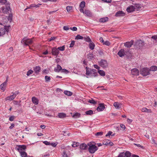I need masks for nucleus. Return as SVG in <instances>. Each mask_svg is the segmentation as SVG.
<instances>
[{
	"label": "nucleus",
	"instance_id": "obj_1",
	"mask_svg": "<svg viewBox=\"0 0 157 157\" xmlns=\"http://www.w3.org/2000/svg\"><path fill=\"white\" fill-rule=\"evenodd\" d=\"M86 74L87 75H92L93 74V77H95L98 75V73L97 72V71L95 69H92L86 67Z\"/></svg>",
	"mask_w": 157,
	"mask_h": 157
},
{
	"label": "nucleus",
	"instance_id": "obj_2",
	"mask_svg": "<svg viewBox=\"0 0 157 157\" xmlns=\"http://www.w3.org/2000/svg\"><path fill=\"white\" fill-rule=\"evenodd\" d=\"M87 144L89 146V151L91 153H94L98 149L97 147L95 145L92 144L91 143H88Z\"/></svg>",
	"mask_w": 157,
	"mask_h": 157
},
{
	"label": "nucleus",
	"instance_id": "obj_3",
	"mask_svg": "<svg viewBox=\"0 0 157 157\" xmlns=\"http://www.w3.org/2000/svg\"><path fill=\"white\" fill-rule=\"evenodd\" d=\"M10 25L4 26V28H0V36H3L6 33H8Z\"/></svg>",
	"mask_w": 157,
	"mask_h": 157
},
{
	"label": "nucleus",
	"instance_id": "obj_4",
	"mask_svg": "<svg viewBox=\"0 0 157 157\" xmlns=\"http://www.w3.org/2000/svg\"><path fill=\"white\" fill-rule=\"evenodd\" d=\"M82 13L86 16L89 17H91L93 16L92 13L91 11L87 9L84 10H79Z\"/></svg>",
	"mask_w": 157,
	"mask_h": 157
},
{
	"label": "nucleus",
	"instance_id": "obj_5",
	"mask_svg": "<svg viewBox=\"0 0 157 157\" xmlns=\"http://www.w3.org/2000/svg\"><path fill=\"white\" fill-rule=\"evenodd\" d=\"M26 148V146L24 145H17L15 148L16 150L19 153L25 151Z\"/></svg>",
	"mask_w": 157,
	"mask_h": 157
},
{
	"label": "nucleus",
	"instance_id": "obj_6",
	"mask_svg": "<svg viewBox=\"0 0 157 157\" xmlns=\"http://www.w3.org/2000/svg\"><path fill=\"white\" fill-rule=\"evenodd\" d=\"M150 70L147 68H144L140 70V74L143 76H146L149 75Z\"/></svg>",
	"mask_w": 157,
	"mask_h": 157
},
{
	"label": "nucleus",
	"instance_id": "obj_7",
	"mask_svg": "<svg viewBox=\"0 0 157 157\" xmlns=\"http://www.w3.org/2000/svg\"><path fill=\"white\" fill-rule=\"evenodd\" d=\"M21 43H23L25 45H29L32 44L33 41L31 39H25V38L21 40Z\"/></svg>",
	"mask_w": 157,
	"mask_h": 157
},
{
	"label": "nucleus",
	"instance_id": "obj_8",
	"mask_svg": "<svg viewBox=\"0 0 157 157\" xmlns=\"http://www.w3.org/2000/svg\"><path fill=\"white\" fill-rule=\"evenodd\" d=\"M98 63L99 65L103 68L106 67L108 66V63L105 60L102 59Z\"/></svg>",
	"mask_w": 157,
	"mask_h": 157
},
{
	"label": "nucleus",
	"instance_id": "obj_9",
	"mask_svg": "<svg viewBox=\"0 0 157 157\" xmlns=\"http://www.w3.org/2000/svg\"><path fill=\"white\" fill-rule=\"evenodd\" d=\"M59 53V50L56 48L54 47L52 48V53L53 55L57 56Z\"/></svg>",
	"mask_w": 157,
	"mask_h": 157
},
{
	"label": "nucleus",
	"instance_id": "obj_10",
	"mask_svg": "<svg viewBox=\"0 0 157 157\" xmlns=\"http://www.w3.org/2000/svg\"><path fill=\"white\" fill-rule=\"evenodd\" d=\"M105 108L104 104V103H100L99 106L97 107V110L98 111H103Z\"/></svg>",
	"mask_w": 157,
	"mask_h": 157
},
{
	"label": "nucleus",
	"instance_id": "obj_11",
	"mask_svg": "<svg viewBox=\"0 0 157 157\" xmlns=\"http://www.w3.org/2000/svg\"><path fill=\"white\" fill-rule=\"evenodd\" d=\"M6 2L5 4H5L6 5H7V6H6V7L3 8V9H2V11L3 12L5 13H7V12H8L9 10L10 9V8L9 6V4H8V3H7V1L6 0ZM2 5H3V4H1Z\"/></svg>",
	"mask_w": 157,
	"mask_h": 157
},
{
	"label": "nucleus",
	"instance_id": "obj_12",
	"mask_svg": "<svg viewBox=\"0 0 157 157\" xmlns=\"http://www.w3.org/2000/svg\"><path fill=\"white\" fill-rule=\"evenodd\" d=\"M133 41L131 40L130 41L126 42L124 43V46L127 48H130L133 44Z\"/></svg>",
	"mask_w": 157,
	"mask_h": 157
},
{
	"label": "nucleus",
	"instance_id": "obj_13",
	"mask_svg": "<svg viewBox=\"0 0 157 157\" xmlns=\"http://www.w3.org/2000/svg\"><path fill=\"white\" fill-rule=\"evenodd\" d=\"M40 5H41V4H38L37 5H36L35 4H31L29 6L27 7V8L25 9V10L28 9H31L32 7H35L36 8H37L39 7Z\"/></svg>",
	"mask_w": 157,
	"mask_h": 157
},
{
	"label": "nucleus",
	"instance_id": "obj_14",
	"mask_svg": "<svg viewBox=\"0 0 157 157\" xmlns=\"http://www.w3.org/2000/svg\"><path fill=\"white\" fill-rule=\"evenodd\" d=\"M135 9V8L133 6H131L127 7L126 10L128 13H131L133 12Z\"/></svg>",
	"mask_w": 157,
	"mask_h": 157
},
{
	"label": "nucleus",
	"instance_id": "obj_15",
	"mask_svg": "<svg viewBox=\"0 0 157 157\" xmlns=\"http://www.w3.org/2000/svg\"><path fill=\"white\" fill-rule=\"evenodd\" d=\"M79 148L81 150H85L88 148V145L85 143H82L79 145Z\"/></svg>",
	"mask_w": 157,
	"mask_h": 157
},
{
	"label": "nucleus",
	"instance_id": "obj_16",
	"mask_svg": "<svg viewBox=\"0 0 157 157\" xmlns=\"http://www.w3.org/2000/svg\"><path fill=\"white\" fill-rule=\"evenodd\" d=\"M125 13L122 11H119L117 12L116 14V17H122L125 15Z\"/></svg>",
	"mask_w": 157,
	"mask_h": 157
},
{
	"label": "nucleus",
	"instance_id": "obj_17",
	"mask_svg": "<svg viewBox=\"0 0 157 157\" xmlns=\"http://www.w3.org/2000/svg\"><path fill=\"white\" fill-rule=\"evenodd\" d=\"M144 45V42L141 40H138V47L140 48H142Z\"/></svg>",
	"mask_w": 157,
	"mask_h": 157
},
{
	"label": "nucleus",
	"instance_id": "obj_18",
	"mask_svg": "<svg viewBox=\"0 0 157 157\" xmlns=\"http://www.w3.org/2000/svg\"><path fill=\"white\" fill-rule=\"evenodd\" d=\"M117 54L120 57H122L124 55V50L123 49H121L118 52Z\"/></svg>",
	"mask_w": 157,
	"mask_h": 157
},
{
	"label": "nucleus",
	"instance_id": "obj_19",
	"mask_svg": "<svg viewBox=\"0 0 157 157\" xmlns=\"http://www.w3.org/2000/svg\"><path fill=\"white\" fill-rule=\"evenodd\" d=\"M141 111L143 112H146L147 113H151L152 111L151 109H147L146 108H143L141 109Z\"/></svg>",
	"mask_w": 157,
	"mask_h": 157
},
{
	"label": "nucleus",
	"instance_id": "obj_20",
	"mask_svg": "<svg viewBox=\"0 0 157 157\" xmlns=\"http://www.w3.org/2000/svg\"><path fill=\"white\" fill-rule=\"evenodd\" d=\"M32 101L33 103L35 105H37L38 104V100L36 98L33 97L32 98Z\"/></svg>",
	"mask_w": 157,
	"mask_h": 157
},
{
	"label": "nucleus",
	"instance_id": "obj_21",
	"mask_svg": "<svg viewBox=\"0 0 157 157\" xmlns=\"http://www.w3.org/2000/svg\"><path fill=\"white\" fill-rule=\"evenodd\" d=\"M41 68L39 66H36L34 68V70L35 73L37 74H38L40 71Z\"/></svg>",
	"mask_w": 157,
	"mask_h": 157
},
{
	"label": "nucleus",
	"instance_id": "obj_22",
	"mask_svg": "<svg viewBox=\"0 0 157 157\" xmlns=\"http://www.w3.org/2000/svg\"><path fill=\"white\" fill-rule=\"evenodd\" d=\"M131 74L133 75H137V69L136 68L133 69L131 70Z\"/></svg>",
	"mask_w": 157,
	"mask_h": 157
},
{
	"label": "nucleus",
	"instance_id": "obj_23",
	"mask_svg": "<svg viewBox=\"0 0 157 157\" xmlns=\"http://www.w3.org/2000/svg\"><path fill=\"white\" fill-rule=\"evenodd\" d=\"M62 69V67L59 65H57L56 67L54 69V71L56 72H59Z\"/></svg>",
	"mask_w": 157,
	"mask_h": 157
},
{
	"label": "nucleus",
	"instance_id": "obj_24",
	"mask_svg": "<svg viewBox=\"0 0 157 157\" xmlns=\"http://www.w3.org/2000/svg\"><path fill=\"white\" fill-rule=\"evenodd\" d=\"M15 98V95H12L10 96H8L6 98V100H12Z\"/></svg>",
	"mask_w": 157,
	"mask_h": 157
},
{
	"label": "nucleus",
	"instance_id": "obj_25",
	"mask_svg": "<svg viewBox=\"0 0 157 157\" xmlns=\"http://www.w3.org/2000/svg\"><path fill=\"white\" fill-rule=\"evenodd\" d=\"M86 5V3L84 1H82L80 3L79 7H80V10H83L84 7H85Z\"/></svg>",
	"mask_w": 157,
	"mask_h": 157
},
{
	"label": "nucleus",
	"instance_id": "obj_26",
	"mask_svg": "<svg viewBox=\"0 0 157 157\" xmlns=\"http://www.w3.org/2000/svg\"><path fill=\"white\" fill-rule=\"evenodd\" d=\"M108 18L106 17L100 18L99 20V21L101 22H105L108 21Z\"/></svg>",
	"mask_w": 157,
	"mask_h": 157
},
{
	"label": "nucleus",
	"instance_id": "obj_27",
	"mask_svg": "<svg viewBox=\"0 0 157 157\" xmlns=\"http://www.w3.org/2000/svg\"><path fill=\"white\" fill-rule=\"evenodd\" d=\"M89 47L90 48L91 50H93L94 48L95 47V44L93 42H92L91 41V42H90V43L89 44Z\"/></svg>",
	"mask_w": 157,
	"mask_h": 157
},
{
	"label": "nucleus",
	"instance_id": "obj_28",
	"mask_svg": "<svg viewBox=\"0 0 157 157\" xmlns=\"http://www.w3.org/2000/svg\"><path fill=\"white\" fill-rule=\"evenodd\" d=\"M58 117L60 118H63L66 117V114L64 113H60L58 115Z\"/></svg>",
	"mask_w": 157,
	"mask_h": 157
},
{
	"label": "nucleus",
	"instance_id": "obj_29",
	"mask_svg": "<svg viewBox=\"0 0 157 157\" xmlns=\"http://www.w3.org/2000/svg\"><path fill=\"white\" fill-rule=\"evenodd\" d=\"M83 39L86 42H91V40L90 37L88 36H84L83 37Z\"/></svg>",
	"mask_w": 157,
	"mask_h": 157
},
{
	"label": "nucleus",
	"instance_id": "obj_30",
	"mask_svg": "<svg viewBox=\"0 0 157 157\" xmlns=\"http://www.w3.org/2000/svg\"><path fill=\"white\" fill-rule=\"evenodd\" d=\"M98 72L101 76H103L105 75V73L103 70H99L98 71Z\"/></svg>",
	"mask_w": 157,
	"mask_h": 157
},
{
	"label": "nucleus",
	"instance_id": "obj_31",
	"mask_svg": "<svg viewBox=\"0 0 157 157\" xmlns=\"http://www.w3.org/2000/svg\"><path fill=\"white\" fill-rule=\"evenodd\" d=\"M150 71H155L157 70V67L153 66H152L151 67L150 69H149Z\"/></svg>",
	"mask_w": 157,
	"mask_h": 157
},
{
	"label": "nucleus",
	"instance_id": "obj_32",
	"mask_svg": "<svg viewBox=\"0 0 157 157\" xmlns=\"http://www.w3.org/2000/svg\"><path fill=\"white\" fill-rule=\"evenodd\" d=\"M109 142L110 140L107 139H105L103 141V144L106 145H108Z\"/></svg>",
	"mask_w": 157,
	"mask_h": 157
},
{
	"label": "nucleus",
	"instance_id": "obj_33",
	"mask_svg": "<svg viewBox=\"0 0 157 157\" xmlns=\"http://www.w3.org/2000/svg\"><path fill=\"white\" fill-rule=\"evenodd\" d=\"M21 157H26L27 156V154L25 152V151H22L20 153Z\"/></svg>",
	"mask_w": 157,
	"mask_h": 157
},
{
	"label": "nucleus",
	"instance_id": "obj_34",
	"mask_svg": "<svg viewBox=\"0 0 157 157\" xmlns=\"http://www.w3.org/2000/svg\"><path fill=\"white\" fill-rule=\"evenodd\" d=\"M73 8L72 6H67L66 7V9L67 12L68 13H70Z\"/></svg>",
	"mask_w": 157,
	"mask_h": 157
},
{
	"label": "nucleus",
	"instance_id": "obj_35",
	"mask_svg": "<svg viewBox=\"0 0 157 157\" xmlns=\"http://www.w3.org/2000/svg\"><path fill=\"white\" fill-rule=\"evenodd\" d=\"M85 113L86 115H91L93 113V112L92 110H90L86 111L85 112Z\"/></svg>",
	"mask_w": 157,
	"mask_h": 157
},
{
	"label": "nucleus",
	"instance_id": "obj_36",
	"mask_svg": "<svg viewBox=\"0 0 157 157\" xmlns=\"http://www.w3.org/2000/svg\"><path fill=\"white\" fill-rule=\"evenodd\" d=\"M113 105L116 109H119L120 108L119 106V104H118L117 102H115L114 103Z\"/></svg>",
	"mask_w": 157,
	"mask_h": 157
},
{
	"label": "nucleus",
	"instance_id": "obj_37",
	"mask_svg": "<svg viewBox=\"0 0 157 157\" xmlns=\"http://www.w3.org/2000/svg\"><path fill=\"white\" fill-rule=\"evenodd\" d=\"M144 7L143 5L141 4H138V11L141 10L143 9Z\"/></svg>",
	"mask_w": 157,
	"mask_h": 157
},
{
	"label": "nucleus",
	"instance_id": "obj_38",
	"mask_svg": "<svg viewBox=\"0 0 157 157\" xmlns=\"http://www.w3.org/2000/svg\"><path fill=\"white\" fill-rule=\"evenodd\" d=\"M80 114L78 113H76L73 115V117L75 118H78L80 117Z\"/></svg>",
	"mask_w": 157,
	"mask_h": 157
},
{
	"label": "nucleus",
	"instance_id": "obj_39",
	"mask_svg": "<svg viewBox=\"0 0 157 157\" xmlns=\"http://www.w3.org/2000/svg\"><path fill=\"white\" fill-rule=\"evenodd\" d=\"M79 143L78 142H74L72 144V146L73 147H76L79 146Z\"/></svg>",
	"mask_w": 157,
	"mask_h": 157
},
{
	"label": "nucleus",
	"instance_id": "obj_40",
	"mask_svg": "<svg viewBox=\"0 0 157 157\" xmlns=\"http://www.w3.org/2000/svg\"><path fill=\"white\" fill-rule=\"evenodd\" d=\"M64 93L65 94L68 96H71L72 94V93L71 92L68 91H65Z\"/></svg>",
	"mask_w": 157,
	"mask_h": 157
},
{
	"label": "nucleus",
	"instance_id": "obj_41",
	"mask_svg": "<svg viewBox=\"0 0 157 157\" xmlns=\"http://www.w3.org/2000/svg\"><path fill=\"white\" fill-rule=\"evenodd\" d=\"M124 154L126 157H130L131 156V153L128 151H126Z\"/></svg>",
	"mask_w": 157,
	"mask_h": 157
},
{
	"label": "nucleus",
	"instance_id": "obj_42",
	"mask_svg": "<svg viewBox=\"0 0 157 157\" xmlns=\"http://www.w3.org/2000/svg\"><path fill=\"white\" fill-rule=\"evenodd\" d=\"M83 37L79 35H78L76 37L75 39L77 40L83 39Z\"/></svg>",
	"mask_w": 157,
	"mask_h": 157
},
{
	"label": "nucleus",
	"instance_id": "obj_43",
	"mask_svg": "<svg viewBox=\"0 0 157 157\" xmlns=\"http://www.w3.org/2000/svg\"><path fill=\"white\" fill-rule=\"evenodd\" d=\"M45 79L46 82H48L49 81L51 80V78L50 76L46 75L45 77Z\"/></svg>",
	"mask_w": 157,
	"mask_h": 157
},
{
	"label": "nucleus",
	"instance_id": "obj_44",
	"mask_svg": "<svg viewBox=\"0 0 157 157\" xmlns=\"http://www.w3.org/2000/svg\"><path fill=\"white\" fill-rule=\"evenodd\" d=\"M138 150H139L140 151L142 150H144L145 149L144 147L143 146H141L140 144H138Z\"/></svg>",
	"mask_w": 157,
	"mask_h": 157
},
{
	"label": "nucleus",
	"instance_id": "obj_45",
	"mask_svg": "<svg viewBox=\"0 0 157 157\" xmlns=\"http://www.w3.org/2000/svg\"><path fill=\"white\" fill-rule=\"evenodd\" d=\"M57 49H58V50H59L63 51L65 49V46L63 45L62 47H59Z\"/></svg>",
	"mask_w": 157,
	"mask_h": 157
},
{
	"label": "nucleus",
	"instance_id": "obj_46",
	"mask_svg": "<svg viewBox=\"0 0 157 157\" xmlns=\"http://www.w3.org/2000/svg\"><path fill=\"white\" fill-rule=\"evenodd\" d=\"M87 57L89 59H92L93 58V55L91 54H89L87 55Z\"/></svg>",
	"mask_w": 157,
	"mask_h": 157
},
{
	"label": "nucleus",
	"instance_id": "obj_47",
	"mask_svg": "<svg viewBox=\"0 0 157 157\" xmlns=\"http://www.w3.org/2000/svg\"><path fill=\"white\" fill-rule=\"evenodd\" d=\"M88 101L91 104H95L97 103V102L93 99H92L91 100H89Z\"/></svg>",
	"mask_w": 157,
	"mask_h": 157
},
{
	"label": "nucleus",
	"instance_id": "obj_48",
	"mask_svg": "<svg viewBox=\"0 0 157 157\" xmlns=\"http://www.w3.org/2000/svg\"><path fill=\"white\" fill-rule=\"evenodd\" d=\"M103 132H97L95 135L97 136H101L103 135Z\"/></svg>",
	"mask_w": 157,
	"mask_h": 157
},
{
	"label": "nucleus",
	"instance_id": "obj_49",
	"mask_svg": "<svg viewBox=\"0 0 157 157\" xmlns=\"http://www.w3.org/2000/svg\"><path fill=\"white\" fill-rule=\"evenodd\" d=\"M125 155L124 153L121 152L119 154L118 157H125Z\"/></svg>",
	"mask_w": 157,
	"mask_h": 157
},
{
	"label": "nucleus",
	"instance_id": "obj_50",
	"mask_svg": "<svg viewBox=\"0 0 157 157\" xmlns=\"http://www.w3.org/2000/svg\"><path fill=\"white\" fill-rule=\"evenodd\" d=\"M15 117L14 116H10L9 118V120L10 121H13L15 119Z\"/></svg>",
	"mask_w": 157,
	"mask_h": 157
},
{
	"label": "nucleus",
	"instance_id": "obj_51",
	"mask_svg": "<svg viewBox=\"0 0 157 157\" xmlns=\"http://www.w3.org/2000/svg\"><path fill=\"white\" fill-rule=\"evenodd\" d=\"M33 72V71L31 70H29L27 72V76H29L30 74H32Z\"/></svg>",
	"mask_w": 157,
	"mask_h": 157
},
{
	"label": "nucleus",
	"instance_id": "obj_52",
	"mask_svg": "<svg viewBox=\"0 0 157 157\" xmlns=\"http://www.w3.org/2000/svg\"><path fill=\"white\" fill-rule=\"evenodd\" d=\"M103 44L107 46H109L110 45V42L108 40L104 41Z\"/></svg>",
	"mask_w": 157,
	"mask_h": 157
},
{
	"label": "nucleus",
	"instance_id": "obj_53",
	"mask_svg": "<svg viewBox=\"0 0 157 157\" xmlns=\"http://www.w3.org/2000/svg\"><path fill=\"white\" fill-rule=\"evenodd\" d=\"M5 87L6 86H5L3 85L2 84L0 85V89L2 90H3V91L5 90Z\"/></svg>",
	"mask_w": 157,
	"mask_h": 157
},
{
	"label": "nucleus",
	"instance_id": "obj_54",
	"mask_svg": "<svg viewBox=\"0 0 157 157\" xmlns=\"http://www.w3.org/2000/svg\"><path fill=\"white\" fill-rule=\"evenodd\" d=\"M151 38L157 41V35L152 36Z\"/></svg>",
	"mask_w": 157,
	"mask_h": 157
},
{
	"label": "nucleus",
	"instance_id": "obj_55",
	"mask_svg": "<svg viewBox=\"0 0 157 157\" xmlns=\"http://www.w3.org/2000/svg\"><path fill=\"white\" fill-rule=\"evenodd\" d=\"M63 157H68L67 154L66 153V151H63Z\"/></svg>",
	"mask_w": 157,
	"mask_h": 157
},
{
	"label": "nucleus",
	"instance_id": "obj_56",
	"mask_svg": "<svg viewBox=\"0 0 157 157\" xmlns=\"http://www.w3.org/2000/svg\"><path fill=\"white\" fill-rule=\"evenodd\" d=\"M121 127L122 128V130L124 131L125 130V125L123 124H120Z\"/></svg>",
	"mask_w": 157,
	"mask_h": 157
},
{
	"label": "nucleus",
	"instance_id": "obj_57",
	"mask_svg": "<svg viewBox=\"0 0 157 157\" xmlns=\"http://www.w3.org/2000/svg\"><path fill=\"white\" fill-rule=\"evenodd\" d=\"M75 43V41L74 40L72 41L70 45V47L72 48L74 45Z\"/></svg>",
	"mask_w": 157,
	"mask_h": 157
},
{
	"label": "nucleus",
	"instance_id": "obj_58",
	"mask_svg": "<svg viewBox=\"0 0 157 157\" xmlns=\"http://www.w3.org/2000/svg\"><path fill=\"white\" fill-rule=\"evenodd\" d=\"M6 2V0H0V3L2 4H5Z\"/></svg>",
	"mask_w": 157,
	"mask_h": 157
},
{
	"label": "nucleus",
	"instance_id": "obj_59",
	"mask_svg": "<svg viewBox=\"0 0 157 157\" xmlns=\"http://www.w3.org/2000/svg\"><path fill=\"white\" fill-rule=\"evenodd\" d=\"M113 133V132H111V131H109L108 133L106 135H105V136H110V135H111V134Z\"/></svg>",
	"mask_w": 157,
	"mask_h": 157
},
{
	"label": "nucleus",
	"instance_id": "obj_60",
	"mask_svg": "<svg viewBox=\"0 0 157 157\" xmlns=\"http://www.w3.org/2000/svg\"><path fill=\"white\" fill-rule=\"evenodd\" d=\"M94 66L95 68L97 69L98 70H99L100 67L97 65L95 64L94 65Z\"/></svg>",
	"mask_w": 157,
	"mask_h": 157
},
{
	"label": "nucleus",
	"instance_id": "obj_61",
	"mask_svg": "<svg viewBox=\"0 0 157 157\" xmlns=\"http://www.w3.org/2000/svg\"><path fill=\"white\" fill-rule=\"evenodd\" d=\"M43 143L44 144H46V145H50V143H49V142H48L47 141H44L43 142Z\"/></svg>",
	"mask_w": 157,
	"mask_h": 157
},
{
	"label": "nucleus",
	"instance_id": "obj_62",
	"mask_svg": "<svg viewBox=\"0 0 157 157\" xmlns=\"http://www.w3.org/2000/svg\"><path fill=\"white\" fill-rule=\"evenodd\" d=\"M70 29L74 31H76L77 30V28L75 27H74L73 28H70Z\"/></svg>",
	"mask_w": 157,
	"mask_h": 157
},
{
	"label": "nucleus",
	"instance_id": "obj_63",
	"mask_svg": "<svg viewBox=\"0 0 157 157\" xmlns=\"http://www.w3.org/2000/svg\"><path fill=\"white\" fill-rule=\"evenodd\" d=\"M63 29L65 30H68L69 29V28L68 26H64L63 27Z\"/></svg>",
	"mask_w": 157,
	"mask_h": 157
},
{
	"label": "nucleus",
	"instance_id": "obj_64",
	"mask_svg": "<svg viewBox=\"0 0 157 157\" xmlns=\"http://www.w3.org/2000/svg\"><path fill=\"white\" fill-rule=\"evenodd\" d=\"M6 19L8 20V21H9L10 22L12 20V18L10 17H6Z\"/></svg>",
	"mask_w": 157,
	"mask_h": 157
}]
</instances>
